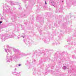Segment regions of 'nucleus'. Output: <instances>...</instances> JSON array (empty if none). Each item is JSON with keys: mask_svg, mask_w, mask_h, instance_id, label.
<instances>
[{"mask_svg": "<svg viewBox=\"0 0 76 76\" xmlns=\"http://www.w3.org/2000/svg\"><path fill=\"white\" fill-rule=\"evenodd\" d=\"M45 4H47V2H46V1L45 2Z\"/></svg>", "mask_w": 76, "mask_h": 76, "instance_id": "nucleus-2", "label": "nucleus"}, {"mask_svg": "<svg viewBox=\"0 0 76 76\" xmlns=\"http://www.w3.org/2000/svg\"><path fill=\"white\" fill-rule=\"evenodd\" d=\"M1 16V14H0V16Z\"/></svg>", "mask_w": 76, "mask_h": 76, "instance_id": "nucleus-5", "label": "nucleus"}, {"mask_svg": "<svg viewBox=\"0 0 76 76\" xmlns=\"http://www.w3.org/2000/svg\"><path fill=\"white\" fill-rule=\"evenodd\" d=\"M2 23V22L0 21V23Z\"/></svg>", "mask_w": 76, "mask_h": 76, "instance_id": "nucleus-3", "label": "nucleus"}, {"mask_svg": "<svg viewBox=\"0 0 76 76\" xmlns=\"http://www.w3.org/2000/svg\"><path fill=\"white\" fill-rule=\"evenodd\" d=\"M20 65H21L20 64L19 65V66H20Z\"/></svg>", "mask_w": 76, "mask_h": 76, "instance_id": "nucleus-4", "label": "nucleus"}, {"mask_svg": "<svg viewBox=\"0 0 76 76\" xmlns=\"http://www.w3.org/2000/svg\"><path fill=\"white\" fill-rule=\"evenodd\" d=\"M4 19V17H2L1 18V19Z\"/></svg>", "mask_w": 76, "mask_h": 76, "instance_id": "nucleus-1", "label": "nucleus"}]
</instances>
